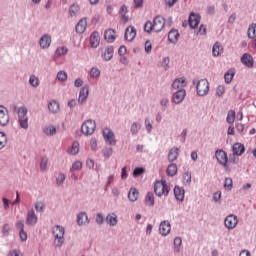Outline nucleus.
I'll list each match as a JSON object with an SVG mask.
<instances>
[{
    "mask_svg": "<svg viewBox=\"0 0 256 256\" xmlns=\"http://www.w3.org/2000/svg\"><path fill=\"white\" fill-rule=\"evenodd\" d=\"M86 29H87V19H81L76 25V31L77 33H85Z\"/></svg>",
    "mask_w": 256,
    "mask_h": 256,
    "instance_id": "bb28decb",
    "label": "nucleus"
},
{
    "mask_svg": "<svg viewBox=\"0 0 256 256\" xmlns=\"http://www.w3.org/2000/svg\"><path fill=\"white\" fill-rule=\"evenodd\" d=\"M177 157H179V148H172L170 149L168 153V161L172 163L173 161H176Z\"/></svg>",
    "mask_w": 256,
    "mask_h": 256,
    "instance_id": "a878e982",
    "label": "nucleus"
},
{
    "mask_svg": "<svg viewBox=\"0 0 256 256\" xmlns=\"http://www.w3.org/2000/svg\"><path fill=\"white\" fill-rule=\"evenodd\" d=\"M238 223L239 220L237 219V216L233 214L228 215L224 221V225L227 229H235Z\"/></svg>",
    "mask_w": 256,
    "mask_h": 256,
    "instance_id": "6e6552de",
    "label": "nucleus"
},
{
    "mask_svg": "<svg viewBox=\"0 0 256 256\" xmlns=\"http://www.w3.org/2000/svg\"><path fill=\"white\" fill-rule=\"evenodd\" d=\"M81 169H83V162L82 161H75L72 164V167H71L70 171H81Z\"/></svg>",
    "mask_w": 256,
    "mask_h": 256,
    "instance_id": "58836bf2",
    "label": "nucleus"
},
{
    "mask_svg": "<svg viewBox=\"0 0 256 256\" xmlns=\"http://www.w3.org/2000/svg\"><path fill=\"white\" fill-rule=\"evenodd\" d=\"M216 95L217 97H223V95H225V86L223 85L218 86L216 89Z\"/></svg>",
    "mask_w": 256,
    "mask_h": 256,
    "instance_id": "8fccbe9b",
    "label": "nucleus"
},
{
    "mask_svg": "<svg viewBox=\"0 0 256 256\" xmlns=\"http://www.w3.org/2000/svg\"><path fill=\"white\" fill-rule=\"evenodd\" d=\"M81 129L84 135H93L95 133V129H97V123L93 119L86 120L82 124Z\"/></svg>",
    "mask_w": 256,
    "mask_h": 256,
    "instance_id": "20e7f679",
    "label": "nucleus"
},
{
    "mask_svg": "<svg viewBox=\"0 0 256 256\" xmlns=\"http://www.w3.org/2000/svg\"><path fill=\"white\" fill-rule=\"evenodd\" d=\"M183 87H187V81H185V78H178L172 83V89L181 91L183 90Z\"/></svg>",
    "mask_w": 256,
    "mask_h": 256,
    "instance_id": "2eb2a0df",
    "label": "nucleus"
},
{
    "mask_svg": "<svg viewBox=\"0 0 256 256\" xmlns=\"http://www.w3.org/2000/svg\"><path fill=\"white\" fill-rule=\"evenodd\" d=\"M137 36V30L133 26H129L125 31V39L126 41H133L135 37Z\"/></svg>",
    "mask_w": 256,
    "mask_h": 256,
    "instance_id": "4468645a",
    "label": "nucleus"
},
{
    "mask_svg": "<svg viewBox=\"0 0 256 256\" xmlns=\"http://www.w3.org/2000/svg\"><path fill=\"white\" fill-rule=\"evenodd\" d=\"M87 97H89V87L85 86L80 90L78 102L85 103V101H87Z\"/></svg>",
    "mask_w": 256,
    "mask_h": 256,
    "instance_id": "6ab92c4d",
    "label": "nucleus"
},
{
    "mask_svg": "<svg viewBox=\"0 0 256 256\" xmlns=\"http://www.w3.org/2000/svg\"><path fill=\"white\" fill-rule=\"evenodd\" d=\"M215 156L220 165H222L227 171H231V168L227 164L229 158L227 157V152H225V150H216Z\"/></svg>",
    "mask_w": 256,
    "mask_h": 256,
    "instance_id": "39448f33",
    "label": "nucleus"
},
{
    "mask_svg": "<svg viewBox=\"0 0 256 256\" xmlns=\"http://www.w3.org/2000/svg\"><path fill=\"white\" fill-rule=\"evenodd\" d=\"M57 79H58V81H62V82L67 81V72L59 71L57 73Z\"/></svg>",
    "mask_w": 256,
    "mask_h": 256,
    "instance_id": "09e8293b",
    "label": "nucleus"
},
{
    "mask_svg": "<svg viewBox=\"0 0 256 256\" xmlns=\"http://www.w3.org/2000/svg\"><path fill=\"white\" fill-rule=\"evenodd\" d=\"M9 124V112H7V108L4 106H0V125L5 127V125Z\"/></svg>",
    "mask_w": 256,
    "mask_h": 256,
    "instance_id": "9d476101",
    "label": "nucleus"
},
{
    "mask_svg": "<svg viewBox=\"0 0 256 256\" xmlns=\"http://www.w3.org/2000/svg\"><path fill=\"white\" fill-rule=\"evenodd\" d=\"M196 91L200 97H205V95L209 93V81H207V79L199 80L196 86Z\"/></svg>",
    "mask_w": 256,
    "mask_h": 256,
    "instance_id": "0eeeda50",
    "label": "nucleus"
},
{
    "mask_svg": "<svg viewBox=\"0 0 256 256\" xmlns=\"http://www.w3.org/2000/svg\"><path fill=\"white\" fill-rule=\"evenodd\" d=\"M27 224L28 225H36L37 224V215H35V211L30 210L27 214Z\"/></svg>",
    "mask_w": 256,
    "mask_h": 256,
    "instance_id": "5701e85b",
    "label": "nucleus"
},
{
    "mask_svg": "<svg viewBox=\"0 0 256 256\" xmlns=\"http://www.w3.org/2000/svg\"><path fill=\"white\" fill-rule=\"evenodd\" d=\"M201 23V16L195 13H191L189 16V25L191 29H195Z\"/></svg>",
    "mask_w": 256,
    "mask_h": 256,
    "instance_id": "ddd939ff",
    "label": "nucleus"
},
{
    "mask_svg": "<svg viewBox=\"0 0 256 256\" xmlns=\"http://www.w3.org/2000/svg\"><path fill=\"white\" fill-rule=\"evenodd\" d=\"M91 77L97 78L101 75V71L98 68L93 67L90 71Z\"/></svg>",
    "mask_w": 256,
    "mask_h": 256,
    "instance_id": "864d4df0",
    "label": "nucleus"
},
{
    "mask_svg": "<svg viewBox=\"0 0 256 256\" xmlns=\"http://www.w3.org/2000/svg\"><path fill=\"white\" fill-rule=\"evenodd\" d=\"M104 39L107 43H113L117 39V35L114 29H108L104 33Z\"/></svg>",
    "mask_w": 256,
    "mask_h": 256,
    "instance_id": "dca6fc26",
    "label": "nucleus"
},
{
    "mask_svg": "<svg viewBox=\"0 0 256 256\" xmlns=\"http://www.w3.org/2000/svg\"><path fill=\"white\" fill-rule=\"evenodd\" d=\"M128 199L132 203H135V201H137V199H139V190L136 188H131L128 193Z\"/></svg>",
    "mask_w": 256,
    "mask_h": 256,
    "instance_id": "b1692460",
    "label": "nucleus"
},
{
    "mask_svg": "<svg viewBox=\"0 0 256 256\" xmlns=\"http://www.w3.org/2000/svg\"><path fill=\"white\" fill-rule=\"evenodd\" d=\"M44 208H45V205H43V202H37L35 204L36 211H43Z\"/></svg>",
    "mask_w": 256,
    "mask_h": 256,
    "instance_id": "e2e57ef3",
    "label": "nucleus"
},
{
    "mask_svg": "<svg viewBox=\"0 0 256 256\" xmlns=\"http://www.w3.org/2000/svg\"><path fill=\"white\" fill-rule=\"evenodd\" d=\"M106 221H107L108 225L115 227V225H117V214H115V213L109 214L106 217Z\"/></svg>",
    "mask_w": 256,
    "mask_h": 256,
    "instance_id": "2f4dec72",
    "label": "nucleus"
},
{
    "mask_svg": "<svg viewBox=\"0 0 256 256\" xmlns=\"http://www.w3.org/2000/svg\"><path fill=\"white\" fill-rule=\"evenodd\" d=\"M90 147L93 151L97 150V140L95 138L90 140Z\"/></svg>",
    "mask_w": 256,
    "mask_h": 256,
    "instance_id": "bf43d9fd",
    "label": "nucleus"
},
{
    "mask_svg": "<svg viewBox=\"0 0 256 256\" xmlns=\"http://www.w3.org/2000/svg\"><path fill=\"white\" fill-rule=\"evenodd\" d=\"M166 173L169 177H175V175H177V164H170L166 170Z\"/></svg>",
    "mask_w": 256,
    "mask_h": 256,
    "instance_id": "7c9ffc66",
    "label": "nucleus"
},
{
    "mask_svg": "<svg viewBox=\"0 0 256 256\" xmlns=\"http://www.w3.org/2000/svg\"><path fill=\"white\" fill-rule=\"evenodd\" d=\"M181 243H182V240H181V238H179V237H176L175 239H174V251H176L177 253H179V251H180V247H181Z\"/></svg>",
    "mask_w": 256,
    "mask_h": 256,
    "instance_id": "c03bdc74",
    "label": "nucleus"
},
{
    "mask_svg": "<svg viewBox=\"0 0 256 256\" xmlns=\"http://www.w3.org/2000/svg\"><path fill=\"white\" fill-rule=\"evenodd\" d=\"M43 133L51 137L52 135H55V133H57V128H55V126L53 125L47 126L43 129Z\"/></svg>",
    "mask_w": 256,
    "mask_h": 256,
    "instance_id": "f704fd0d",
    "label": "nucleus"
},
{
    "mask_svg": "<svg viewBox=\"0 0 256 256\" xmlns=\"http://www.w3.org/2000/svg\"><path fill=\"white\" fill-rule=\"evenodd\" d=\"M103 137L109 145H115L116 140H115V134L113 133V130L109 128H105L103 130Z\"/></svg>",
    "mask_w": 256,
    "mask_h": 256,
    "instance_id": "1a4fd4ad",
    "label": "nucleus"
},
{
    "mask_svg": "<svg viewBox=\"0 0 256 256\" xmlns=\"http://www.w3.org/2000/svg\"><path fill=\"white\" fill-rule=\"evenodd\" d=\"M53 235L55 239V245L62 247L65 243V228L61 225H56L53 229Z\"/></svg>",
    "mask_w": 256,
    "mask_h": 256,
    "instance_id": "7ed1b4c3",
    "label": "nucleus"
},
{
    "mask_svg": "<svg viewBox=\"0 0 256 256\" xmlns=\"http://www.w3.org/2000/svg\"><path fill=\"white\" fill-rule=\"evenodd\" d=\"M48 109L50 113H59V102L51 100L48 104Z\"/></svg>",
    "mask_w": 256,
    "mask_h": 256,
    "instance_id": "c756f323",
    "label": "nucleus"
},
{
    "mask_svg": "<svg viewBox=\"0 0 256 256\" xmlns=\"http://www.w3.org/2000/svg\"><path fill=\"white\" fill-rule=\"evenodd\" d=\"M77 153H79V142H73V144L69 150V154L77 155Z\"/></svg>",
    "mask_w": 256,
    "mask_h": 256,
    "instance_id": "4c0bfd02",
    "label": "nucleus"
},
{
    "mask_svg": "<svg viewBox=\"0 0 256 256\" xmlns=\"http://www.w3.org/2000/svg\"><path fill=\"white\" fill-rule=\"evenodd\" d=\"M19 250H10L8 256H19Z\"/></svg>",
    "mask_w": 256,
    "mask_h": 256,
    "instance_id": "774afa93",
    "label": "nucleus"
},
{
    "mask_svg": "<svg viewBox=\"0 0 256 256\" xmlns=\"http://www.w3.org/2000/svg\"><path fill=\"white\" fill-rule=\"evenodd\" d=\"M169 191H171V187L167 185V181L164 179L156 181L154 185V193L157 195V197H167V195H169Z\"/></svg>",
    "mask_w": 256,
    "mask_h": 256,
    "instance_id": "f03ea898",
    "label": "nucleus"
},
{
    "mask_svg": "<svg viewBox=\"0 0 256 256\" xmlns=\"http://www.w3.org/2000/svg\"><path fill=\"white\" fill-rule=\"evenodd\" d=\"M248 37L249 39H255L256 37V24H252L248 28Z\"/></svg>",
    "mask_w": 256,
    "mask_h": 256,
    "instance_id": "e433bc0d",
    "label": "nucleus"
},
{
    "mask_svg": "<svg viewBox=\"0 0 256 256\" xmlns=\"http://www.w3.org/2000/svg\"><path fill=\"white\" fill-rule=\"evenodd\" d=\"M183 179H184V181L186 182V183H191V173H189V172H185L184 173V176H183Z\"/></svg>",
    "mask_w": 256,
    "mask_h": 256,
    "instance_id": "052dcab7",
    "label": "nucleus"
},
{
    "mask_svg": "<svg viewBox=\"0 0 256 256\" xmlns=\"http://www.w3.org/2000/svg\"><path fill=\"white\" fill-rule=\"evenodd\" d=\"M7 145V136L5 133L0 132V149H3Z\"/></svg>",
    "mask_w": 256,
    "mask_h": 256,
    "instance_id": "a18cd8bd",
    "label": "nucleus"
},
{
    "mask_svg": "<svg viewBox=\"0 0 256 256\" xmlns=\"http://www.w3.org/2000/svg\"><path fill=\"white\" fill-rule=\"evenodd\" d=\"M232 151L234 155H237V157H239L245 153V145L241 143H235L232 147Z\"/></svg>",
    "mask_w": 256,
    "mask_h": 256,
    "instance_id": "f3484780",
    "label": "nucleus"
},
{
    "mask_svg": "<svg viewBox=\"0 0 256 256\" xmlns=\"http://www.w3.org/2000/svg\"><path fill=\"white\" fill-rule=\"evenodd\" d=\"M224 189H226V191H231V189H233V179H231V178L225 179Z\"/></svg>",
    "mask_w": 256,
    "mask_h": 256,
    "instance_id": "79ce46f5",
    "label": "nucleus"
},
{
    "mask_svg": "<svg viewBox=\"0 0 256 256\" xmlns=\"http://www.w3.org/2000/svg\"><path fill=\"white\" fill-rule=\"evenodd\" d=\"M80 10L79 8V5H76V4H73L71 7H70V16L71 17H75V15H77L78 11Z\"/></svg>",
    "mask_w": 256,
    "mask_h": 256,
    "instance_id": "49530a36",
    "label": "nucleus"
},
{
    "mask_svg": "<svg viewBox=\"0 0 256 256\" xmlns=\"http://www.w3.org/2000/svg\"><path fill=\"white\" fill-rule=\"evenodd\" d=\"M227 123L233 124L235 123V111L229 110L226 118Z\"/></svg>",
    "mask_w": 256,
    "mask_h": 256,
    "instance_id": "ea45409f",
    "label": "nucleus"
},
{
    "mask_svg": "<svg viewBox=\"0 0 256 256\" xmlns=\"http://www.w3.org/2000/svg\"><path fill=\"white\" fill-rule=\"evenodd\" d=\"M68 51L69 49L67 47L61 46L56 49V55L57 57H61L62 55H67Z\"/></svg>",
    "mask_w": 256,
    "mask_h": 256,
    "instance_id": "a19ab883",
    "label": "nucleus"
},
{
    "mask_svg": "<svg viewBox=\"0 0 256 256\" xmlns=\"http://www.w3.org/2000/svg\"><path fill=\"white\" fill-rule=\"evenodd\" d=\"M104 157H111L113 155V148H106L103 150Z\"/></svg>",
    "mask_w": 256,
    "mask_h": 256,
    "instance_id": "4d7b16f0",
    "label": "nucleus"
},
{
    "mask_svg": "<svg viewBox=\"0 0 256 256\" xmlns=\"http://www.w3.org/2000/svg\"><path fill=\"white\" fill-rule=\"evenodd\" d=\"M186 92L185 90H178L176 93L173 95V101L176 104L182 103L183 99H185Z\"/></svg>",
    "mask_w": 256,
    "mask_h": 256,
    "instance_id": "aec40b11",
    "label": "nucleus"
},
{
    "mask_svg": "<svg viewBox=\"0 0 256 256\" xmlns=\"http://www.w3.org/2000/svg\"><path fill=\"white\" fill-rule=\"evenodd\" d=\"M144 49H145L146 53H151V51L153 50V44L151 43V41L147 40L145 42Z\"/></svg>",
    "mask_w": 256,
    "mask_h": 256,
    "instance_id": "603ef678",
    "label": "nucleus"
},
{
    "mask_svg": "<svg viewBox=\"0 0 256 256\" xmlns=\"http://www.w3.org/2000/svg\"><path fill=\"white\" fill-rule=\"evenodd\" d=\"M212 53H213L214 57H219V55H221V53H223V46L221 45V43L216 42L213 45Z\"/></svg>",
    "mask_w": 256,
    "mask_h": 256,
    "instance_id": "c85d7f7f",
    "label": "nucleus"
},
{
    "mask_svg": "<svg viewBox=\"0 0 256 256\" xmlns=\"http://www.w3.org/2000/svg\"><path fill=\"white\" fill-rule=\"evenodd\" d=\"M145 202L150 206L153 207L155 205V196L152 192H148L145 197Z\"/></svg>",
    "mask_w": 256,
    "mask_h": 256,
    "instance_id": "c9c22d12",
    "label": "nucleus"
},
{
    "mask_svg": "<svg viewBox=\"0 0 256 256\" xmlns=\"http://www.w3.org/2000/svg\"><path fill=\"white\" fill-rule=\"evenodd\" d=\"M24 227H25V224H23V221H18V222L16 223V229H17L18 231H24Z\"/></svg>",
    "mask_w": 256,
    "mask_h": 256,
    "instance_id": "0e129e2a",
    "label": "nucleus"
},
{
    "mask_svg": "<svg viewBox=\"0 0 256 256\" xmlns=\"http://www.w3.org/2000/svg\"><path fill=\"white\" fill-rule=\"evenodd\" d=\"M65 181V174L60 173L58 177L56 178L57 185H61Z\"/></svg>",
    "mask_w": 256,
    "mask_h": 256,
    "instance_id": "6e6d98bb",
    "label": "nucleus"
},
{
    "mask_svg": "<svg viewBox=\"0 0 256 256\" xmlns=\"http://www.w3.org/2000/svg\"><path fill=\"white\" fill-rule=\"evenodd\" d=\"M199 35H206L207 34V28H205L204 25H201L199 30H198Z\"/></svg>",
    "mask_w": 256,
    "mask_h": 256,
    "instance_id": "69168bd1",
    "label": "nucleus"
},
{
    "mask_svg": "<svg viewBox=\"0 0 256 256\" xmlns=\"http://www.w3.org/2000/svg\"><path fill=\"white\" fill-rule=\"evenodd\" d=\"M168 40L170 41V43H177V41H179V31L171 30L168 33Z\"/></svg>",
    "mask_w": 256,
    "mask_h": 256,
    "instance_id": "cd10ccee",
    "label": "nucleus"
},
{
    "mask_svg": "<svg viewBox=\"0 0 256 256\" xmlns=\"http://www.w3.org/2000/svg\"><path fill=\"white\" fill-rule=\"evenodd\" d=\"M159 231L163 237H167V234L171 233V223H169V221L161 222L159 226Z\"/></svg>",
    "mask_w": 256,
    "mask_h": 256,
    "instance_id": "9b49d317",
    "label": "nucleus"
},
{
    "mask_svg": "<svg viewBox=\"0 0 256 256\" xmlns=\"http://www.w3.org/2000/svg\"><path fill=\"white\" fill-rule=\"evenodd\" d=\"M127 177H129L127 174V167H123L121 172V179H127Z\"/></svg>",
    "mask_w": 256,
    "mask_h": 256,
    "instance_id": "338daca9",
    "label": "nucleus"
},
{
    "mask_svg": "<svg viewBox=\"0 0 256 256\" xmlns=\"http://www.w3.org/2000/svg\"><path fill=\"white\" fill-rule=\"evenodd\" d=\"M144 173H145L144 168H141V167L135 168L133 171V177H139V175H143Z\"/></svg>",
    "mask_w": 256,
    "mask_h": 256,
    "instance_id": "3c124183",
    "label": "nucleus"
},
{
    "mask_svg": "<svg viewBox=\"0 0 256 256\" xmlns=\"http://www.w3.org/2000/svg\"><path fill=\"white\" fill-rule=\"evenodd\" d=\"M174 196L177 201H183L185 199V190L179 186L174 187Z\"/></svg>",
    "mask_w": 256,
    "mask_h": 256,
    "instance_id": "412c9836",
    "label": "nucleus"
},
{
    "mask_svg": "<svg viewBox=\"0 0 256 256\" xmlns=\"http://www.w3.org/2000/svg\"><path fill=\"white\" fill-rule=\"evenodd\" d=\"M89 221V217L85 213H80L77 216V223L78 225H85Z\"/></svg>",
    "mask_w": 256,
    "mask_h": 256,
    "instance_id": "72a5a7b5",
    "label": "nucleus"
},
{
    "mask_svg": "<svg viewBox=\"0 0 256 256\" xmlns=\"http://www.w3.org/2000/svg\"><path fill=\"white\" fill-rule=\"evenodd\" d=\"M233 77H235V70L230 69L225 75H224V81L225 83L229 84L231 81H233Z\"/></svg>",
    "mask_w": 256,
    "mask_h": 256,
    "instance_id": "473e14b6",
    "label": "nucleus"
},
{
    "mask_svg": "<svg viewBox=\"0 0 256 256\" xmlns=\"http://www.w3.org/2000/svg\"><path fill=\"white\" fill-rule=\"evenodd\" d=\"M51 45V36L49 35H44L41 39H40V47L42 49H47L49 48V46Z\"/></svg>",
    "mask_w": 256,
    "mask_h": 256,
    "instance_id": "393cba45",
    "label": "nucleus"
},
{
    "mask_svg": "<svg viewBox=\"0 0 256 256\" xmlns=\"http://www.w3.org/2000/svg\"><path fill=\"white\" fill-rule=\"evenodd\" d=\"M18 117L20 127L22 129H29V118H27V108L20 107L18 110Z\"/></svg>",
    "mask_w": 256,
    "mask_h": 256,
    "instance_id": "423d86ee",
    "label": "nucleus"
},
{
    "mask_svg": "<svg viewBox=\"0 0 256 256\" xmlns=\"http://www.w3.org/2000/svg\"><path fill=\"white\" fill-rule=\"evenodd\" d=\"M113 51V46L107 47L102 53V59H104V61H111V59H113Z\"/></svg>",
    "mask_w": 256,
    "mask_h": 256,
    "instance_id": "4be33fe9",
    "label": "nucleus"
},
{
    "mask_svg": "<svg viewBox=\"0 0 256 256\" xmlns=\"http://www.w3.org/2000/svg\"><path fill=\"white\" fill-rule=\"evenodd\" d=\"M29 83L32 87H38L39 86V78L36 76H30Z\"/></svg>",
    "mask_w": 256,
    "mask_h": 256,
    "instance_id": "de8ad7c7",
    "label": "nucleus"
},
{
    "mask_svg": "<svg viewBox=\"0 0 256 256\" xmlns=\"http://www.w3.org/2000/svg\"><path fill=\"white\" fill-rule=\"evenodd\" d=\"M165 28V18L161 16H156L153 20V23L151 21H148L144 25V31L146 33H151V31H154L155 33H159L163 31Z\"/></svg>",
    "mask_w": 256,
    "mask_h": 256,
    "instance_id": "f257e3e1",
    "label": "nucleus"
},
{
    "mask_svg": "<svg viewBox=\"0 0 256 256\" xmlns=\"http://www.w3.org/2000/svg\"><path fill=\"white\" fill-rule=\"evenodd\" d=\"M140 129H141V124H137L134 122L131 125L130 131H131L132 135H137V133H139Z\"/></svg>",
    "mask_w": 256,
    "mask_h": 256,
    "instance_id": "37998d69",
    "label": "nucleus"
},
{
    "mask_svg": "<svg viewBox=\"0 0 256 256\" xmlns=\"http://www.w3.org/2000/svg\"><path fill=\"white\" fill-rule=\"evenodd\" d=\"M19 237L21 241H27V232H25V230H20Z\"/></svg>",
    "mask_w": 256,
    "mask_h": 256,
    "instance_id": "13d9d810",
    "label": "nucleus"
},
{
    "mask_svg": "<svg viewBox=\"0 0 256 256\" xmlns=\"http://www.w3.org/2000/svg\"><path fill=\"white\" fill-rule=\"evenodd\" d=\"M101 43V37L99 36V32L95 31L90 36V45L93 49H97L99 44Z\"/></svg>",
    "mask_w": 256,
    "mask_h": 256,
    "instance_id": "f8f14e48",
    "label": "nucleus"
},
{
    "mask_svg": "<svg viewBox=\"0 0 256 256\" xmlns=\"http://www.w3.org/2000/svg\"><path fill=\"white\" fill-rule=\"evenodd\" d=\"M47 163H49V160L47 158H42L41 163H40L41 171L47 170Z\"/></svg>",
    "mask_w": 256,
    "mask_h": 256,
    "instance_id": "5fc2aeb1",
    "label": "nucleus"
},
{
    "mask_svg": "<svg viewBox=\"0 0 256 256\" xmlns=\"http://www.w3.org/2000/svg\"><path fill=\"white\" fill-rule=\"evenodd\" d=\"M241 62L243 63V65H245L246 67H253V56H251V54L249 53H245L242 57H241Z\"/></svg>",
    "mask_w": 256,
    "mask_h": 256,
    "instance_id": "a211bd4d",
    "label": "nucleus"
},
{
    "mask_svg": "<svg viewBox=\"0 0 256 256\" xmlns=\"http://www.w3.org/2000/svg\"><path fill=\"white\" fill-rule=\"evenodd\" d=\"M145 127L148 133H150L151 129H153V125L151 124V122L149 121V119L145 120Z\"/></svg>",
    "mask_w": 256,
    "mask_h": 256,
    "instance_id": "680f3d73",
    "label": "nucleus"
}]
</instances>
